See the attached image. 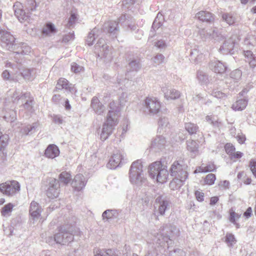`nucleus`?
<instances>
[{"label": "nucleus", "instance_id": "obj_39", "mask_svg": "<svg viewBox=\"0 0 256 256\" xmlns=\"http://www.w3.org/2000/svg\"><path fill=\"white\" fill-rule=\"evenodd\" d=\"M58 179L60 182L68 184L72 180V176L70 172H63L60 174Z\"/></svg>", "mask_w": 256, "mask_h": 256}, {"label": "nucleus", "instance_id": "obj_42", "mask_svg": "<svg viewBox=\"0 0 256 256\" xmlns=\"http://www.w3.org/2000/svg\"><path fill=\"white\" fill-rule=\"evenodd\" d=\"M196 78L201 84H206L208 81V76L204 72L200 70L197 72Z\"/></svg>", "mask_w": 256, "mask_h": 256}, {"label": "nucleus", "instance_id": "obj_26", "mask_svg": "<svg viewBox=\"0 0 256 256\" xmlns=\"http://www.w3.org/2000/svg\"><path fill=\"white\" fill-rule=\"evenodd\" d=\"M20 75L26 80L32 81L36 77V70L34 68H25L20 72Z\"/></svg>", "mask_w": 256, "mask_h": 256}, {"label": "nucleus", "instance_id": "obj_14", "mask_svg": "<svg viewBox=\"0 0 256 256\" xmlns=\"http://www.w3.org/2000/svg\"><path fill=\"white\" fill-rule=\"evenodd\" d=\"M0 42L2 48L9 50L12 49V46L16 44L15 38L9 32L0 30Z\"/></svg>", "mask_w": 256, "mask_h": 256}, {"label": "nucleus", "instance_id": "obj_3", "mask_svg": "<svg viewBox=\"0 0 256 256\" xmlns=\"http://www.w3.org/2000/svg\"><path fill=\"white\" fill-rule=\"evenodd\" d=\"M9 50L13 52L14 55V58L17 64H15L9 61H6V66L14 70H18L19 66L18 64L21 63L24 55L28 54L30 52V48L25 43H16Z\"/></svg>", "mask_w": 256, "mask_h": 256}, {"label": "nucleus", "instance_id": "obj_13", "mask_svg": "<svg viewBox=\"0 0 256 256\" xmlns=\"http://www.w3.org/2000/svg\"><path fill=\"white\" fill-rule=\"evenodd\" d=\"M199 34L202 40H214L215 41L220 42L224 39L225 37L220 34H218L217 30H206L204 28L201 29L199 30Z\"/></svg>", "mask_w": 256, "mask_h": 256}, {"label": "nucleus", "instance_id": "obj_33", "mask_svg": "<svg viewBox=\"0 0 256 256\" xmlns=\"http://www.w3.org/2000/svg\"><path fill=\"white\" fill-rule=\"evenodd\" d=\"M100 32V30L98 28H94L88 34L86 39V42L88 46L93 44L96 38L98 37Z\"/></svg>", "mask_w": 256, "mask_h": 256}, {"label": "nucleus", "instance_id": "obj_12", "mask_svg": "<svg viewBox=\"0 0 256 256\" xmlns=\"http://www.w3.org/2000/svg\"><path fill=\"white\" fill-rule=\"evenodd\" d=\"M238 40V36L236 34L231 36L224 40L222 45L219 48L220 52L225 54L230 53L237 44Z\"/></svg>", "mask_w": 256, "mask_h": 256}, {"label": "nucleus", "instance_id": "obj_48", "mask_svg": "<svg viewBox=\"0 0 256 256\" xmlns=\"http://www.w3.org/2000/svg\"><path fill=\"white\" fill-rule=\"evenodd\" d=\"M185 128L190 134H192L196 132L198 128L194 124L188 122L186 124Z\"/></svg>", "mask_w": 256, "mask_h": 256}, {"label": "nucleus", "instance_id": "obj_19", "mask_svg": "<svg viewBox=\"0 0 256 256\" xmlns=\"http://www.w3.org/2000/svg\"><path fill=\"white\" fill-rule=\"evenodd\" d=\"M22 8L20 2H16L14 5L15 15L20 22L27 21L30 17L29 14L26 13Z\"/></svg>", "mask_w": 256, "mask_h": 256}, {"label": "nucleus", "instance_id": "obj_45", "mask_svg": "<svg viewBox=\"0 0 256 256\" xmlns=\"http://www.w3.org/2000/svg\"><path fill=\"white\" fill-rule=\"evenodd\" d=\"M222 20L229 25H232L236 22V18L232 14L229 13L224 14L222 15Z\"/></svg>", "mask_w": 256, "mask_h": 256}, {"label": "nucleus", "instance_id": "obj_52", "mask_svg": "<svg viewBox=\"0 0 256 256\" xmlns=\"http://www.w3.org/2000/svg\"><path fill=\"white\" fill-rule=\"evenodd\" d=\"M116 214V210H105L102 214V216L103 219H110L113 218Z\"/></svg>", "mask_w": 256, "mask_h": 256}, {"label": "nucleus", "instance_id": "obj_6", "mask_svg": "<svg viewBox=\"0 0 256 256\" xmlns=\"http://www.w3.org/2000/svg\"><path fill=\"white\" fill-rule=\"evenodd\" d=\"M152 243L156 244V249L160 253L164 252L166 248H168L172 244V240L170 236H164L160 233L154 232L152 234ZM151 243V242H150Z\"/></svg>", "mask_w": 256, "mask_h": 256}, {"label": "nucleus", "instance_id": "obj_50", "mask_svg": "<svg viewBox=\"0 0 256 256\" xmlns=\"http://www.w3.org/2000/svg\"><path fill=\"white\" fill-rule=\"evenodd\" d=\"M118 22L120 24L125 22V24L128 25L131 30H134L136 29V26L134 24L132 25L129 24V20H127L126 15H122L118 18Z\"/></svg>", "mask_w": 256, "mask_h": 256}, {"label": "nucleus", "instance_id": "obj_38", "mask_svg": "<svg viewBox=\"0 0 256 256\" xmlns=\"http://www.w3.org/2000/svg\"><path fill=\"white\" fill-rule=\"evenodd\" d=\"M216 170V166L212 162H209L206 166L204 164L200 166L198 169L195 170L194 172H214Z\"/></svg>", "mask_w": 256, "mask_h": 256}, {"label": "nucleus", "instance_id": "obj_57", "mask_svg": "<svg viewBox=\"0 0 256 256\" xmlns=\"http://www.w3.org/2000/svg\"><path fill=\"white\" fill-rule=\"evenodd\" d=\"M152 60L154 63L159 65L164 62V56L161 54H158L152 58Z\"/></svg>", "mask_w": 256, "mask_h": 256}, {"label": "nucleus", "instance_id": "obj_59", "mask_svg": "<svg viewBox=\"0 0 256 256\" xmlns=\"http://www.w3.org/2000/svg\"><path fill=\"white\" fill-rule=\"evenodd\" d=\"M36 6L35 0H26V6L28 10L33 11L35 10Z\"/></svg>", "mask_w": 256, "mask_h": 256}, {"label": "nucleus", "instance_id": "obj_32", "mask_svg": "<svg viewBox=\"0 0 256 256\" xmlns=\"http://www.w3.org/2000/svg\"><path fill=\"white\" fill-rule=\"evenodd\" d=\"M39 126V123L34 122L32 124L24 126L22 128L20 133L23 135L31 134L38 130Z\"/></svg>", "mask_w": 256, "mask_h": 256}, {"label": "nucleus", "instance_id": "obj_20", "mask_svg": "<svg viewBox=\"0 0 256 256\" xmlns=\"http://www.w3.org/2000/svg\"><path fill=\"white\" fill-rule=\"evenodd\" d=\"M209 68L216 73L222 74L226 71L227 67L222 62L214 60L209 63Z\"/></svg>", "mask_w": 256, "mask_h": 256}, {"label": "nucleus", "instance_id": "obj_11", "mask_svg": "<svg viewBox=\"0 0 256 256\" xmlns=\"http://www.w3.org/2000/svg\"><path fill=\"white\" fill-rule=\"evenodd\" d=\"M125 156V154L122 150H115L107 164L108 168L110 169H114L120 166L124 162Z\"/></svg>", "mask_w": 256, "mask_h": 256}, {"label": "nucleus", "instance_id": "obj_63", "mask_svg": "<svg viewBox=\"0 0 256 256\" xmlns=\"http://www.w3.org/2000/svg\"><path fill=\"white\" fill-rule=\"evenodd\" d=\"M71 70L74 73H78L84 70V68L76 62L71 64Z\"/></svg>", "mask_w": 256, "mask_h": 256}, {"label": "nucleus", "instance_id": "obj_16", "mask_svg": "<svg viewBox=\"0 0 256 256\" xmlns=\"http://www.w3.org/2000/svg\"><path fill=\"white\" fill-rule=\"evenodd\" d=\"M60 184L56 178L50 180L46 194L48 198L53 199L58 197L60 194Z\"/></svg>", "mask_w": 256, "mask_h": 256}, {"label": "nucleus", "instance_id": "obj_36", "mask_svg": "<svg viewBox=\"0 0 256 256\" xmlns=\"http://www.w3.org/2000/svg\"><path fill=\"white\" fill-rule=\"evenodd\" d=\"M56 32V29L54 25L51 22L46 23L44 26L42 33L46 36H50Z\"/></svg>", "mask_w": 256, "mask_h": 256}, {"label": "nucleus", "instance_id": "obj_21", "mask_svg": "<svg viewBox=\"0 0 256 256\" xmlns=\"http://www.w3.org/2000/svg\"><path fill=\"white\" fill-rule=\"evenodd\" d=\"M29 212L33 220H38L40 216L42 208L38 202L32 201L30 203Z\"/></svg>", "mask_w": 256, "mask_h": 256}, {"label": "nucleus", "instance_id": "obj_41", "mask_svg": "<svg viewBox=\"0 0 256 256\" xmlns=\"http://www.w3.org/2000/svg\"><path fill=\"white\" fill-rule=\"evenodd\" d=\"M127 74H126L124 76L122 74H118L117 76V83L121 86L120 88H122L123 86L128 87V86L129 80L128 78H126Z\"/></svg>", "mask_w": 256, "mask_h": 256}, {"label": "nucleus", "instance_id": "obj_29", "mask_svg": "<svg viewBox=\"0 0 256 256\" xmlns=\"http://www.w3.org/2000/svg\"><path fill=\"white\" fill-rule=\"evenodd\" d=\"M243 51L245 61L248 63L250 68H255L256 66V57L250 50H246L244 48H243Z\"/></svg>", "mask_w": 256, "mask_h": 256}, {"label": "nucleus", "instance_id": "obj_7", "mask_svg": "<svg viewBox=\"0 0 256 256\" xmlns=\"http://www.w3.org/2000/svg\"><path fill=\"white\" fill-rule=\"evenodd\" d=\"M160 102L156 98L148 96L144 102L143 110L146 115L152 116L160 112Z\"/></svg>", "mask_w": 256, "mask_h": 256}, {"label": "nucleus", "instance_id": "obj_22", "mask_svg": "<svg viewBox=\"0 0 256 256\" xmlns=\"http://www.w3.org/2000/svg\"><path fill=\"white\" fill-rule=\"evenodd\" d=\"M86 182L84 176L82 174H78L75 176L72 185L75 190L79 191L85 186Z\"/></svg>", "mask_w": 256, "mask_h": 256}, {"label": "nucleus", "instance_id": "obj_62", "mask_svg": "<svg viewBox=\"0 0 256 256\" xmlns=\"http://www.w3.org/2000/svg\"><path fill=\"white\" fill-rule=\"evenodd\" d=\"M154 46L158 48L164 50L166 48L168 44L165 40L160 39L154 43Z\"/></svg>", "mask_w": 256, "mask_h": 256}, {"label": "nucleus", "instance_id": "obj_53", "mask_svg": "<svg viewBox=\"0 0 256 256\" xmlns=\"http://www.w3.org/2000/svg\"><path fill=\"white\" fill-rule=\"evenodd\" d=\"M14 206L11 203L5 205L2 210V215L4 216H8L10 213L12 212Z\"/></svg>", "mask_w": 256, "mask_h": 256}, {"label": "nucleus", "instance_id": "obj_43", "mask_svg": "<svg viewBox=\"0 0 256 256\" xmlns=\"http://www.w3.org/2000/svg\"><path fill=\"white\" fill-rule=\"evenodd\" d=\"M168 124V118L166 117H160L158 122V130L160 132H162L163 130H165Z\"/></svg>", "mask_w": 256, "mask_h": 256}, {"label": "nucleus", "instance_id": "obj_18", "mask_svg": "<svg viewBox=\"0 0 256 256\" xmlns=\"http://www.w3.org/2000/svg\"><path fill=\"white\" fill-rule=\"evenodd\" d=\"M94 47L95 52L98 54V56L101 57H106L111 50V48L107 45L105 40L102 38L98 40Z\"/></svg>", "mask_w": 256, "mask_h": 256}, {"label": "nucleus", "instance_id": "obj_27", "mask_svg": "<svg viewBox=\"0 0 256 256\" xmlns=\"http://www.w3.org/2000/svg\"><path fill=\"white\" fill-rule=\"evenodd\" d=\"M91 107L96 114L100 115L105 110V107L100 102L96 97H94L91 101Z\"/></svg>", "mask_w": 256, "mask_h": 256}, {"label": "nucleus", "instance_id": "obj_28", "mask_svg": "<svg viewBox=\"0 0 256 256\" xmlns=\"http://www.w3.org/2000/svg\"><path fill=\"white\" fill-rule=\"evenodd\" d=\"M60 154V150L55 144H50L45 150L44 155L49 158H54Z\"/></svg>", "mask_w": 256, "mask_h": 256}, {"label": "nucleus", "instance_id": "obj_56", "mask_svg": "<svg viewBox=\"0 0 256 256\" xmlns=\"http://www.w3.org/2000/svg\"><path fill=\"white\" fill-rule=\"evenodd\" d=\"M129 66L132 70L138 71L140 69L141 66L139 60H134L129 63Z\"/></svg>", "mask_w": 256, "mask_h": 256}, {"label": "nucleus", "instance_id": "obj_34", "mask_svg": "<svg viewBox=\"0 0 256 256\" xmlns=\"http://www.w3.org/2000/svg\"><path fill=\"white\" fill-rule=\"evenodd\" d=\"M186 179L174 177L170 184V188L172 190H176L184 184V182Z\"/></svg>", "mask_w": 256, "mask_h": 256}, {"label": "nucleus", "instance_id": "obj_49", "mask_svg": "<svg viewBox=\"0 0 256 256\" xmlns=\"http://www.w3.org/2000/svg\"><path fill=\"white\" fill-rule=\"evenodd\" d=\"M4 118L7 122H12L16 118V113L14 110H10L4 116Z\"/></svg>", "mask_w": 256, "mask_h": 256}, {"label": "nucleus", "instance_id": "obj_35", "mask_svg": "<svg viewBox=\"0 0 256 256\" xmlns=\"http://www.w3.org/2000/svg\"><path fill=\"white\" fill-rule=\"evenodd\" d=\"M248 104V100L244 98L238 100L232 106V108L234 110H244Z\"/></svg>", "mask_w": 256, "mask_h": 256}, {"label": "nucleus", "instance_id": "obj_40", "mask_svg": "<svg viewBox=\"0 0 256 256\" xmlns=\"http://www.w3.org/2000/svg\"><path fill=\"white\" fill-rule=\"evenodd\" d=\"M204 58V56L202 53H199L198 50L194 48L190 51V58L196 63H198Z\"/></svg>", "mask_w": 256, "mask_h": 256}, {"label": "nucleus", "instance_id": "obj_2", "mask_svg": "<svg viewBox=\"0 0 256 256\" xmlns=\"http://www.w3.org/2000/svg\"><path fill=\"white\" fill-rule=\"evenodd\" d=\"M80 232L78 228L72 226H61L58 232L54 234V238L49 237L46 242L50 244H52L55 242L57 244L62 245L68 244L74 240V236H80Z\"/></svg>", "mask_w": 256, "mask_h": 256}, {"label": "nucleus", "instance_id": "obj_61", "mask_svg": "<svg viewBox=\"0 0 256 256\" xmlns=\"http://www.w3.org/2000/svg\"><path fill=\"white\" fill-rule=\"evenodd\" d=\"M127 101V94L126 93H122L121 96H120L119 98V104H117V103L116 102V105L118 106H119L120 108V106H124L125 103ZM112 102H114V101H112Z\"/></svg>", "mask_w": 256, "mask_h": 256}, {"label": "nucleus", "instance_id": "obj_47", "mask_svg": "<svg viewBox=\"0 0 256 256\" xmlns=\"http://www.w3.org/2000/svg\"><path fill=\"white\" fill-rule=\"evenodd\" d=\"M225 242L229 247H232L236 243V240L234 235L230 233H227L225 237Z\"/></svg>", "mask_w": 256, "mask_h": 256}, {"label": "nucleus", "instance_id": "obj_17", "mask_svg": "<svg viewBox=\"0 0 256 256\" xmlns=\"http://www.w3.org/2000/svg\"><path fill=\"white\" fill-rule=\"evenodd\" d=\"M168 146V142L162 136H159L152 140L150 148L155 152L162 150Z\"/></svg>", "mask_w": 256, "mask_h": 256}, {"label": "nucleus", "instance_id": "obj_55", "mask_svg": "<svg viewBox=\"0 0 256 256\" xmlns=\"http://www.w3.org/2000/svg\"><path fill=\"white\" fill-rule=\"evenodd\" d=\"M95 256H116L114 254V251L112 250H108L104 252L102 250L96 251Z\"/></svg>", "mask_w": 256, "mask_h": 256}, {"label": "nucleus", "instance_id": "obj_60", "mask_svg": "<svg viewBox=\"0 0 256 256\" xmlns=\"http://www.w3.org/2000/svg\"><path fill=\"white\" fill-rule=\"evenodd\" d=\"M77 16L75 13L72 12L67 24V26L70 28L73 26L77 20Z\"/></svg>", "mask_w": 256, "mask_h": 256}, {"label": "nucleus", "instance_id": "obj_30", "mask_svg": "<svg viewBox=\"0 0 256 256\" xmlns=\"http://www.w3.org/2000/svg\"><path fill=\"white\" fill-rule=\"evenodd\" d=\"M196 16L200 20L207 22H212L214 17L212 14L206 11H200L196 14Z\"/></svg>", "mask_w": 256, "mask_h": 256}, {"label": "nucleus", "instance_id": "obj_5", "mask_svg": "<svg viewBox=\"0 0 256 256\" xmlns=\"http://www.w3.org/2000/svg\"><path fill=\"white\" fill-rule=\"evenodd\" d=\"M148 174L151 178L162 184L166 182L168 176V170L158 161L149 166Z\"/></svg>", "mask_w": 256, "mask_h": 256}, {"label": "nucleus", "instance_id": "obj_4", "mask_svg": "<svg viewBox=\"0 0 256 256\" xmlns=\"http://www.w3.org/2000/svg\"><path fill=\"white\" fill-rule=\"evenodd\" d=\"M143 166L140 160L133 162L129 172L130 181L137 186L146 184V178L143 171Z\"/></svg>", "mask_w": 256, "mask_h": 256}, {"label": "nucleus", "instance_id": "obj_31", "mask_svg": "<svg viewBox=\"0 0 256 256\" xmlns=\"http://www.w3.org/2000/svg\"><path fill=\"white\" fill-rule=\"evenodd\" d=\"M118 22L116 21H109L106 22L103 26L104 32L110 34H116V32L118 30Z\"/></svg>", "mask_w": 256, "mask_h": 256}, {"label": "nucleus", "instance_id": "obj_1", "mask_svg": "<svg viewBox=\"0 0 256 256\" xmlns=\"http://www.w3.org/2000/svg\"><path fill=\"white\" fill-rule=\"evenodd\" d=\"M120 108L116 102H110L109 104V110L106 116V122L103 124L100 139L104 141L112 134L114 126L118 123Z\"/></svg>", "mask_w": 256, "mask_h": 256}, {"label": "nucleus", "instance_id": "obj_23", "mask_svg": "<svg viewBox=\"0 0 256 256\" xmlns=\"http://www.w3.org/2000/svg\"><path fill=\"white\" fill-rule=\"evenodd\" d=\"M68 80L64 78H60L56 85V88L59 90H65L71 92H76V90L74 86H71Z\"/></svg>", "mask_w": 256, "mask_h": 256}, {"label": "nucleus", "instance_id": "obj_44", "mask_svg": "<svg viewBox=\"0 0 256 256\" xmlns=\"http://www.w3.org/2000/svg\"><path fill=\"white\" fill-rule=\"evenodd\" d=\"M230 220L231 222L233 223L237 228L240 227V224L236 222V220H238L241 216V214L236 213L232 210H230Z\"/></svg>", "mask_w": 256, "mask_h": 256}, {"label": "nucleus", "instance_id": "obj_37", "mask_svg": "<svg viewBox=\"0 0 256 256\" xmlns=\"http://www.w3.org/2000/svg\"><path fill=\"white\" fill-rule=\"evenodd\" d=\"M242 76V72L238 69L232 71L230 74V82L238 83L241 80Z\"/></svg>", "mask_w": 256, "mask_h": 256}, {"label": "nucleus", "instance_id": "obj_58", "mask_svg": "<svg viewBox=\"0 0 256 256\" xmlns=\"http://www.w3.org/2000/svg\"><path fill=\"white\" fill-rule=\"evenodd\" d=\"M216 178L213 174H208L204 179L205 182L208 185H212L214 183Z\"/></svg>", "mask_w": 256, "mask_h": 256}, {"label": "nucleus", "instance_id": "obj_51", "mask_svg": "<svg viewBox=\"0 0 256 256\" xmlns=\"http://www.w3.org/2000/svg\"><path fill=\"white\" fill-rule=\"evenodd\" d=\"M118 22L120 24L125 22V24L128 25L131 30H134L136 29V26L134 24L132 25L129 24V20H127L126 15H122L118 18Z\"/></svg>", "mask_w": 256, "mask_h": 256}, {"label": "nucleus", "instance_id": "obj_15", "mask_svg": "<svg viewBox=\"0 0 256 256\" xmlns=\"http://www.w3.org/2000/svg\"><path fill=\"white\" fill-rule=\"evenodd\" d=\"M170 208V202L164 196H158L155 200V208L158 214L164 216L165 212Z\"/></svg>", "mask_w": 256, "mask_h": 256}, {"label": "nucleus", "instance_id": "obj_9", "mask_svg": "<svg viewBox=\"0 0 256 256\" xmlns=\"http://www.w3.org/2000/svg\"><path fill=\"white\" fill-rule=\"evenodd\" d=\"M187 168V166L184 164L182 160L174 162L170 170V174L175 178H187L188 177Z\"/></svg>", "mask_w": 256, "mask_h": 256}, {"label": "nucleus", "instance_id": "obj_10", "mask_svg": "<svg viewBox=\"0 0 256 256\" xmlns=\"http://www.w3.org/2000/svg\"><path fill=\"white\" fill-rule=\"evenodd\" d=\"M20 190L19 183L15 180L0 184V192L8 196H12Z\"/></svg>", "mask_w": 256, "mask_h": 256}, {"label": "nucleus", "instance_id": "obj_25", "mask_svg": "<svg viewBox=\"0 0 256 256\" xmlns=\"http://www.w3.org/2000/svg\"><path fill=\"white\" fill-rule=\"evenodd\" d=\"M162 91L164 93V98L166 100H175L179 98L180 93L179 91L174 88L168 89L167 88H162Z\"/></svg>", "mask_w": 256, "mask_h": 256}, {"label": "nucleus", "instance_id": "obj_54", "mask_svg": "<svg viewBox=\"0 0 256 256\" xmlns=\"http://www.w3.org/2000/svg\"><path fill=\"white\" fill-rule=\"evenodd\" d=\"M210 94L218 98H226V94L218 89H214L211 92Z\"/></svg>", "mask_w": 256, "mask_h": 256}, {"label": "nucleus", "instance_id": "obj_24", "mask_svg": "<svg viewBox=\"0 0 256 256\" xmlns=\"http://www.w3.org/2000/svg\"><path fill=\"white\" fill-rule=\"evenodd\" d=\"M199 146L197 142L188 140L186 142V149L192 157L194 158L199 154Z\"/></svg>", "mask_w": 256, "mask_h": 256}, {"label": "nucleus", "instance_id": "obj_46", "mask_svg": "<svg viewBox=\"0 0 256 256\" xmlns=\"http://www.w3.org/2000/svg\"><path fill=\"white\" fill-rule=\"evenodd\" d=\"M2 76L3 78L5 80H13L18 81V75H16V74H13L12 72L10 74L7 70L4 71Z\"/></svg>", "mask_w": 256, "mask_h": 256}, {"label": "nucleus", "instance_id": "obj_8", "mask_svg": "<svg viewBox=\"0 0 256 256\" xmlns=\"http://www.w3.org/2000/svg\"><path fill=\"white\" fill-rule=\"evenodd\" d=\"M30 92L22 93L20 90H16L13 94V98H14V102H15L18 98V101L22 102V107L28 112H31L34 104V100L30 98Z\"/></svg>", "mask_w": 256, "mask_h": 256}, {"label": "nucleus", "instance_id": "obj_64", "mask_svg": "<svg viewBox=\"0 0 256 256\" xmlns=\"http://www.w3.org/2000/svg\"><path fill=\"white\" fill-rule=\"evenodd\" d=\"M206 121L210 124L217 126H218V122L215 119L214 117L212 116H207L206 117Z\"/></svg>", "mask_w": 256, "mask_h": 256}]
</instances>
